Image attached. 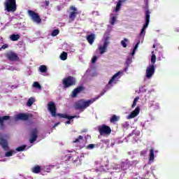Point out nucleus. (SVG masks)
Masks as SVG:
<instances>
[{"label":"nucleus","mask_w":179,"mask_h":179,"mask_svg":"<svg viewBox=\"0 0 179 179\" xmlns=\"http://www.w3.org/2000/svg\"><path fill=\"white\" fill-rule=\"evenodd\" d=\"M120 73H121V72L118 71L111 78V79L108 82V84L105 87L103 92H101L100 95L98 96L95 99H89L87 101H86L85 99H80L79 101L76 102L75 105H74L75 110H79L80 111H85V110H86V108H87V107H90L91 104H93V103H94V101H96L97 99H100V97H101V96H104L106 92H107V90H110V89H111V86L110 85H111L113 83V82H114V80H115L116 78H118V76H120Z\"/></svg>","instance_id":"f257e3e1"},{"label":"nucleus","mask_w":179,"mask_h":179,"mask_svg":"<svg viewBox=\"0 0 179 179\" xmlns=\"http://www.w3.org/2000/svg\"><path fill=\"white\" fill-rule=\"evenodd\" d=\"M48 110L50 113L52 117H59V118H66V120H73V118L76 117V116H71L64 113L57 114V106L53 101H50L48 103Z\"/></svg>","instance_id":"f03ea898"},{"label":"nucleus","mask_w":179,"mask_h":179,"mask_svg":"<svg viewBox=\"0 0 179 179\" xmlns=\"http://www.w3.org/2000/svg\"><path fill=\"white\" fill-rule=\"evenodd\" d=\"M76 83H77L76 78L72 76H69L66 78H64L62 80V85H63L64 89H68L69 87H72V86H75Z\"/></svg>","instance_id":"7ed1b4c3"},{"label":"nucleus","mask_w":179,"mask_h":179,"mask_svg":"<svg viewBox=\"0 0 179 179\" xmlns=\"http://www.w3.org/2000/svg\"><path fill=\"white\" fill-rule=\"evenodd\" d=\"M4 8L7 12H16L17 9L16 0H6L4 2Z\"/></svg>","instance_id":"20e7f679"},{"label":"nucleus","mask_w":179,"mask_h":179,"mask_svg":"<svg viewBox=\"0 0 179 179\" xmlns=\"http://www.w3.org/2000/svg\"><path fill=\"white\" fill-rule=\"evenodd\" d=\"M69 10L71 11L69 15V22H74L76 19L78 15H79V12H78V8L73 6H71Z\"/></svg>","instance_id":"39448f33"},{"label":"nucleus","mask_w":179,"mask_h":179,"mask_svg":"<svg viewBox=\"0 0 179 179\" xmlns=\"http://www.w3.org/2000/svg\"><path fill=\"white\" fill-rule=\"evenodd\" d=\"M100 135H110L111 134V127L106 124H102L98 127Z\"/></svg>","instance_id":"423d86ee"},{"label":"nucleus","mask_w":179,"mask_h":179,"mask_svg":"<svg viewBox=\"0 0 179 179\" xmlns=\"http://www.w3.org/2000/svg\"><path fill=\"white\" fill-rule=\"evenodd\" d=\"M145 23L143 25L141 31L140 33V36H142V34H145V30H146V29H148V26H149V23L150 22V11H149V10H147L145 11Z\"/></svg>","instance_id":"0eeeda50"},{"label":"nucleus","mask_w":179,"mask_h":179,"mask_svg":"<svg viewBox=\"0 0 179 179\" xmlns=\"http://www.w3.org/2000/svg\"><path fill=\"white\" fill-rule=\"evenodd\" d=\"M38 138V129L37 128L32 129L30 133L29 143H34Z\"/></svg>","instance_id":"6e6552de"},{"label":"nucleus","mask_w":179,"mask_h":179,"mask_svg":"<svg viewBox=\"0 0 179 179\" xmlns=\"http://www.w3.org/2000/svg\"><path fill=\"white\" fill-rule=\"evenodd\" d=\"M29 16L32 19L33 22H35L36 23H41V18H40V15H38V13L31 10H28Z\"/></svg>","instance_id":"1a4fd4ad"},{"label":"nucleus","mask_w":179,"mask_h":179,"mask_svg":"<svg viewBox=\"0 0 179 179\" xmlns=\"http://www.w3.org/2000/svg\"><path fill=\"white\" fill-rule=\"evenodd\" d=\"M16 120L20 121H27L30 118H33V114L31 113H19L15 117Z\"/></svg>","instance_id":"9d476101"},{"label":"nucleus","mask_w":179,"mask_h":179,"mask_svg":"<svg viewBox=\"0 0 179 179\" xmlns=\"http://www.w3.org/2000/svg\"><path fill=\"white\" fill-rule=\"evenodd\" d=\"M5 57L7 58V59H8V61H11V62L19 61V56L17 55V53H15L14 52H12V51L7 52Z\"/></svg>","instance_id":"9b49d317"},{"label":"nucleus","mask_w":179,"mask_h":179,"mask_svg":"<svg viewBox=\"0 0 179 179\" xmlns=\"http://www.w3.org/2000/svg\"><path fill=\"white\" fill-rule=\"evenodd\" d=\"M153 75H155V65L151 64L147 67L145 76L148 79H150V78H152V76H153Z\"/></svg>","instance_id":"f8f14e48"},{"label":"nucleus","mask_w":179,"mask_h":179,"mask_svg":"<svg viewBox=\"0 0 179 179\" xmlns=\"http://www.w3.org/2000/svg\"><path fill=\"white\" fill-rule=\"evenodd\" d=\"M83 90H85V87L83 86H79L76 87L73 90L71 96L78 97V94H79V93H80L81 92H83Z\"/></svg>","instance_id":"ddd939ff"},{"label":"nucleus","mask_w":179,"mask_h":179,"mask_svg":"<svg viewBox=\"0 0 179 179\" xmlns=\"http://www.w3.org/2000/svg\"><path fill=\"white\" fill-rule=\"evenodd\" d=\"M108 44H109L108 41H106L103 43V46H99V50L101 55H103V54H104V52L107 51V48L108 47Z\"/></svg>","instance_id":"4468645a"},{"label":"nucleus","mask_w":179,"mask_h":179,"mask_svg":"<svg viewBox=\"0 0 179 179\" xmlns=\"http://www.w3.org/2000/svg\"><path fill=\"white\" fill-rule=\"evenodd\" d=\"M0 145L4 150H9V145L8 141L2 138H0Z\"/></svg>","instance_id":"2eb2a0df"},{"label":"nucleus","mask_w":179,"mask_h":179,"mask_svg":"<svg viewBox=\"0 0 179 179\" xmlns=\"http://www.w3.org/2000/svg\"><path fill=\"white\" fill-rule=\"evenodd\" d=\"M139 113H141V109L139 108V107H137L135 108L134 110H133L129 115V118H135V117H136V115H138V114H139Z\"/></svg>","instance_id":"dca6fc26"},{"label":"nucleus","mask_w":179,"mask_h":179,"mask_svg":"<svg viewBox=\"0 0 179 179\" xmlns=\"http://www.w3.org/2000/svg\"><path fill=\"white\" fill-rule=\"evenodd\" d=\"M8 120H10V116H3L0 117V125L1 128H3L5 127V124H3L4 121H8Z\"/></svg>","instance_id":"f3484780"},{"label":"nucleus","mask_w":179,"mask_h":179,"mask_svg":"<svg viewBox=\"0 0 179 179\" xmlns=\"http://www.w3.org/2000/svg\"><path fill=\"white\" fill-rule=\"evenodd\" d=\"M94 34H91L87 36V41H88L89 44L92 45L93 43H94Z\"/></svg>","instance_id":"a211bd4d"},{"label":"nucleus","mask_w":179,"mask_h":179,"mask_svg":"<svg viewBox=\"0 0 179 179\" xmlns=\"http://www.w3.org/2000/svg\"><path fill=\"white\" fill-rule=\"evenodd\" d=\"M31 171L34 173V174H38L41 171V166L36 165L31 168Z\"/></svg>","instance_id":"6ab92c4d"},{"label":"nucleus","mask_w":179,"mask_h":179,"mask_svg":"<svg viewBox=\"0 0 179 179\" xmlns=\"http://www.w3.org/2000/svg\"><path fill=\"white\" fill-rule=\"evenodd\" d=\"M131 62H132V58L128 57L124 63L126 68L124 69V71L127 72L128 71V68H129V65H131Z\"/></svg>","instance_id":"aec40b11"},{"label":"nucleus","mask_w":179,"mask_h":179,"mask_svg":"<svg viewBox=\"0 0 179 179\" xmlns=\"http://www.w3.org/2000/svg\"><path fill=\"white\" fill-rule=\"evenodd\" d=\"M10 38L11 41H17L20 38V35L13 34L10 36Z\"/></svg>","instance_id":"412c9836"},{"label":"nucleus","mask_w":179,"mask_h":179,"mask_svg":"<svg viewBox=\"0 0 179 179\" xmlns=\"http://www.w3.org/2000/svg\"><path fill=\"white\" fill-rule=\"evenodd\" d=\"M124 2H125V1H124L122 0H120L117 2V3L116 5L115 12H119L120 11V9H121V6H122V3H124Z\"/></svg>","instance_id":"4be33fe9"},{"label":"nucleus","mask_w":179,"mask_h":179,"mask_svg":"<svg viewBox=\"0 0 179 179\" xmlns=\"http://www.w3.org/2000/svg\"><path fill=\"white\" fill-rule=\"evenodd\" d=\"M124 2H125V1H124L122 0H120L117 2V3L116 5L115 12H119L120 11V9H121V6H122V3H124Z\"/></svg>","instance_id":"5701e85b"},{"label":"nucleus","mask_w":179,"mask_h":179,"mask_svg":"<svg viewBox=\"0 0 179 179\" xmlns=\"http://www.w3.org/2000/svg\"><path fill=\"white\" fill-rule=\"evenodd\" d=\"M124 2H125V1H124L122 0H120L117 2V3L116 5L115 12H119L120 11V9H121V6H122V3H124Z\"/></svg>","instance_id":"b1692460"},{"label":"nucleus","mask_w":179,"mask_h":179,"mask_svg":"<svg viewBox=\"0 0 179 179\" xmlns=\"http://www.w3.org/2000/svg\"><path fill=\"white\" fill-rule=\"evenodd\" d=\"M67 59L68 53H66V52H62L60 55V59H62V61H66Z\"/></svg>","instance_id":"393cba45"},{"label":"nucleus","mask_w":179,"mask_h":179,"mask_svg":"<svg viewBox=\"0 0 179 179\" xmlns=\"http://www.w3.org/2000/svg\"><path fill=\"white\" fill-rule=\"evenodd\" d=\"M150 162H153L155 160V150H150Z\"/></svg>","instance_id":"a878e982"},{"label":"nucleus","mask_w":179,"mask_h":179,"mask_svg":"<svg viewBox=\"0 0 179 179\" xmlns=\"http://www.w3.org/2000/svg\"><path fill=\"white\" fill-rule=\"evenodd\" d=\"M39 71L42 73H47V71H48L47 66H45V65H41L39 66Z\"/></svg>","instance_id":"bb28decb"},{"label":"nucleus","mask_w":179,"mask_h":179,"mask_svg":"<svg viewBox=\"0 0 179 179\" xmlns=\"http://www.w3.org/2000/svg\"><path fill=\"white\" fill-rule=\"evenodd\" d=\"M34 101H36L34 98H33V97L29 98L27 102V106L28 107H31V106H33V103H34Z\"/></svg>","instance_id":"cd10ccee"},{"label":"nucleus","mask_w":179,"mask_h":179,"mask_svg":"<svg viewBox=\"0 0 179 179\" xmlns=\"http://www.w3.org/2000/svg\"><path fill=\"white\" fill-rule=\"evenodd\" d=\"M119 120H120V117L115 115H113L110 118V122L112 124H114L115 122H117V121H119Z\"/></svg>","instance_id":"c85d7f7f"},{"label":"nucleus","mask_w":179,"mask_h":179,"mask_svg":"<svg viewBox=\"0 0 179 179\" xmlns=\"http://www.w3.org/2000/svg\"><path fill=\"white\" fill-rule=\"evenodd\" d=\"M152 57H151V64L152 65H155V63L156 62V55H155V52H152Z\"/></svg>","instance_id":"c756f323"},{"label":"nucleus","mask_w":179,"mask_h":179,"mask_svg":"<svg viewBox=\"0 0 179 179\" xmlns=\"http://www.w3.org/2000/svg\"><path fill=\"white\" fill-rule=\"evenodd\" d=\"M27 146V145H26L20 146V147L17 148L15 149V150H16V152H23V150H24V149H26Z\"/></svg>","instance_id":"7c9ffc66"},{"label":"nucleus","mask_w":179,"mask_h":179,"mask_svg":"<svg viewBox=\"0 0 179 179\" xmlns=\"http://www.w3.org/2000/svg\"><path fill=\"white\" fill-rule=\"evenodd\" d=\"M127 41H128V38H124L123 41H121L120 43L122 45L123 48H127Z\"/></svg>","instance_id":"2f4dec72"},{"label":"nucleus","mask_w":179,"mask_h":179,"mask_svg":"<svg viewBox=\"0 0 179 179\" xmlns=\"http://www.w3.org/2000/svg\"><path fill=\"white\" fill-rule=\"evenodd\" d=\"M80 141H83V136H79L78 138H76L73 141V143H79Z\"/></svg>","instance_id":"473e14b6"},{"label":"nucleus","mask_w":179,"mask_h":179,"mask_svg":"<svg viewBox=\"0 0 179 179\" xmlns=\"http://www.w3.org/2000/svg\"><path fill=\"white\" fill-rule=\"evenodd\" d=\"M141 41H138L134 48L133 49V52H131V55H135V52H136V50H138V47H139V44H140Z\"/></svg>","instance_id":"72a5a7b5"},{"label":"nucleus","mask_w":179,"mask_h":179,"mask_svg":"<svg viewBox=\"0 0 179 179\" xmlns=\"http://www.w3.org/2000/svg\"><path fill=\"white\" fill-rule=\"evenodd\" d=\"M14 152H15V151H13V150H10V151L6 152V154H5V157H10V156H12V155H13Z\"/></svg>","instance_id":"f704fd0d"},{"label":"nucleus","mask_w":179,"mask_h":179,"mask_svg":"<svg viewBox=\"0 0 179 179\" xmlns=\"http://www.w3.org/2000/svg\"><path fill=\"white\" fill-rule=\"evenodd\" d=\"M58 34H59V29H55L52 31V37H55L56 36H58Z\"/></svg>","instance_id":"c9c22d12"},{"label":"nucleus","mask_w":179,"mask_h":179,"mask_svg":"<svg viewBox=\"0 0 179 179\" xmlns=\"http://www.w3.org/2000/svg\"><path fill=\"white\" fill-rule=\"evenodd\" d=\"M33 86H34V87H36V89H39V90L41 89V85H40V83H38V82H34V83H33Z\"/></svg>","instance_id":"e433bc0d"},{"label":"nucleus","mask_w":179,"mask_h":179,"mask_svg":"<svg viewBox=\"0 0 179 179\" xmlns=\"http://www.w3.org/2000/svg\"><path fill=\"white\" fill-rule=\"evenodd\" d=\"M122 127L124 129H128V128H129V123L128 122H125L124 123L122 124Z\"/></svg>","instance_id":"4c0bfd02"},{"label":"nucleus","mask_w":179,"mask_h":179,"mask_svg":"<svg viewBox=\"0 0 179 179\" xmlns=\"http://www.w3.org/2000/svg\"><path fill=\"white\" fill-rule=\"evenodd\" d=\"M116 20H117V17H115V16H113L110 20V24H112V26H114Z\"/></svg>","instance_id":"58836bf2"},{"label":"nucleus","mask_w":179,"mask_h":179,"mask_svg":"<svg viewBox=\"0 0 179 179\" xmlns=\"http://www.w3.org/2000/svg\"><path fill=\"white\" fill-rule=\"evenodd\" d=\"M101 142L105 145H107V146L110 145V139L101 140Z\"/></svg>","instance_id":"ea45409f"},{"label":"nucleus","mask_w":179,"mask_h":179,"mask_svg":"<svg viewBox=\"0 0 179 179\" xmlns=\"http://www.w3.org/2000/svg\"><path fill=\"white\" fill-rule=\"evenodd\" d=\"M94 144H89L87 146V149H94Z\"/></svg>","instance_id":"a19ab883"},{"label":"nucleus","mask_w":179,"mask_h":179,"mask_svg":"<svg viewBox=\"0 0 179 179\" xmlns=\"http://www.w3.org/2000/svg\"><path fill=\"white\" fill-rule=\"evenodd\" d=\"M96 61H97V56H94L92 59V63L94 64V63H96Z\"/></svg>","instance_id":"79ce46f5"},{"label":"nucleus","mask_w":179,"mask_h":179,"mask_svg":"<svg viewBox=\"0 0 179 179\" xmlns=\"http://www.w3.org/2000/svg\"><path fill=\"white\" fill-rule=\"evenodd\" d=\"M1 48V50H6V48H8V45H6V44H4V45H3L2 46H1V48Z\"/></svg>","instance_id":"37998d69"},{"label":"nucleus","mask_w":179,"mask_h":179,"mask_svg":"<svg viewBox=\"0 0 179 179\" xmlns=\"http://www.w3.org/2000/svg\"><path fill=\"white\" fill-rule=\"evenodd\" d=\"M44 3H45V6H50V1H45L44 2Z\"/></svg>","instance_id":"c03bdc74"},{"label":"nucleus","mask_w":179,"mask_h":179,"mask_svg":"<svg viewBox=\"0 0 179 179\" xmlns=\"http://www.w3.org/2000/svg\"><path fill=\"white\" fill-rule=\"evenodd\" d=\"M66 157H67V160H71L72 159V155H66Z\"/></svg>","instance_id":"a18cd8bd"},{"label":"nucleus","mask_w":179,"mask_h":179,"mask_svg":"<svg viewBox=\"0 0 179 179\" xmlns=\"http://www.w3.org/2000/svg\"><path fill=\"white\" fill-rule=\"evenodd\" d=\"M138 100H139V96H136V97L134 99V102L138 103Z\"/></svg>","instance_id":"49530a36"},{"label":"nucleus","mask_w":179,"mask_h":179,"mask_svg":"<svg viewBox=\"0 0 179 179\" xmlns=\"http://www.w3.org/2000/svg\"><path fill=\"white\" fill-rule=\"evenodd\" d=\"M136 102H134L133 101V103H132V105H131V108H134V107H136Z\"/></svg>","instance_id":"de8ad7c7"},{"label":"nucleus","mask_w":179,"mask_h":179,"mask_svg":"<svg viewBox=\"0 0 179 179\" xmlns=\"http://www.w3.org/2000/svg\"><path fill=\"white\" fill-rule=\"evenodd\" d=\"M69 120L66 121L65 124H71V120L68 119Z\"/></svg>","instance_id":"09e8293b"},{"label":"nucleus","mask_w":179,"mask_h":179,"mask_svg":"<svg viewBox=\"0 0 179 179\" xmlns=\"http://www.w3.org/2000/svg\"><path fill=\"white\" fill-rule=\"evenodd\" d=\"M60 122H57L56 124H55V125L53 126V128H55V127H58V125H59Z\"/></svg>","instance_id":"8fccbe9b"},{"label":"nucleus","mask_w":179,"mask_h":179,"mask_svg":"<svg viewBox=\"0 0 179 179\" xmlns=\"http://www.w3.org/2000/svg\"><path fill=\"white\" fill-rule=\"evenodd\" d=\"M152 48H156V45H153Z\"/></svg>","instance_id":"3c124183"},{"label":"nucleus","mask_w":179,"mask_h":179,"mask_svg":"<svg viewBox=\"0 0 179 179\" xmlns=\"http://www.w3.org/2000/svg\"><path fill=\"white\" fill-rule=\"evenodd\" d=\"M129 136H132V134H130L129 135Z\"/></svg>","instance_id":"603ef678"},{"label":"nucleus","mask_w":179,"mask_h":179,"mask_svg":"<svg viewBox=\"0 0 179 179\" xmlns=\"http://www.w3.org/2000/svg\"><path fill=\"white\" fill-rule=\"evenodd\" d=\"M122 1H124V2H126V1H127V0H122Z\"/></svg>","instance_id":"864d4df0"},{"label":"nucleus","mask_w":179,"mask_h":179,"mask_svg":"<svg viewBox=\"0 0 179 179\" xmlns=\"http://www.w3.org/2000/svg\"><path fill=\"white\" fill-rule=\"evenodd\" d=\"M145 154H146V151H145Z\"/></svg>","instance_id":"5fc2aeb1"},{"label":"nucleus","mask_w":179,"mask_h":179,"mask_svg":"<svg viewBox=\"0 0 179 179\" xmlns=\"http://www.w3.org/2000/svg\"><path fill=\"white\" fill-rule=\"evenodd\" d=\"M0 51H1V48H0Z\"/></svg>","instance_id":"6e6d98bb"}]
</instances>
